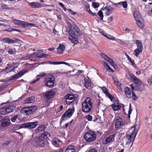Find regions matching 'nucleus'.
Returning a JSON list of instances; mask_svg holds the SVG:
<instances>
[{
  "mask_svg": "<svg viewBox=\"0 0 152 152\" xmlns=\"http://www.w3.org/2000/svg\"><path fill=\"white\" fill-rule=\"evenodd\" d=\"M3 40L5 43L8 44H13L19 41V40L18 39H12L10 38L6 37L3 39Z\"/></svg>",
  "mask_w": 152,
  "mask_h": 152,
  "instance_id": "obj_15",
  "label": "nucleus"
},
{
  "mask_svg": "<svg viewBox=\"0 0 152 152\" xmlns=\"http://www.w3.org/2000/svg\"><path fill=\"white\" fill-rule=\"evenodd\" d=\"M65 64L66 65H67L69 66H71L68 63L65 62H59V64Z\"/></svg>",
  "mask_w": 152,
  "mask_h": 152,
  "instance_id": "obj_60",
  "label": "nucleus"
},
{
  "mask_svg": "<svg viewBox=\"0 0 152 152\" xmlns=\"http://www.w3.org/2000/svg\"><path fill=\"white\" fill-rule=\"evenodd\" d=\"M61 141L58 138H54L52 140V143L53 145L56 147H58L60 145Z\"/></svg>",
  "mask_w": 152,
  "mask_h": 152,
  "instance_id": "obj_19",
  "label": "nucleus"
},
{
  "mask_svg": "<svg viewBox=\"0 0 152 152\" xmlns=\"http://www.w3.org/2000/svg\"><path fill=\"white\" fill-rule=\"evenodd\" d=\"M86 118L88 121H91L92 120V117L91 115H88L87 116H86Z\"/></svg>",
  "mask_w": 152,
  "mask_h": 152,
  "instance_id": "obj_54",
  "label": "nucleus"
},
{
  "mask_svg": "<svg viewBox=\"0 0 152 152\" xmlns=\"http://www.w3.org/2000/svg\"><path fill=\"white\" fill-rule=\"evenodd\" d=\"M138 129H137L135 126H132L129 131V134H127L126 138L130 143L133 142L135 139L136 135L138 132Z\"/></svg>",
  "mask_w": 152,
  "mask_h": 152,
  "instance_id": "obj_2",
  "label": "nucleus"
},
{
  "mask_svg": "<svg viewBox=\"0 0 152 152\" xmlns=\"http://www.w3.org/2000/svg\"><path fill=\"white\" fill-rule=\"evenodd\" d=\"M115 84L117 86H120L121 85V83L119 82V80H117L116 78L113 79Z\"/></svg>",
  "mask_w": 152,
  "mask_h": 152,
  "instance_id": "obj_47",
  "label": "nucleus"
},
{
  "mask_svg": "<svg viewBox=\"0 0 152 152\" xmlns=\"http://www.w3.org/2000/svg\"><path fill=\"white\" fill-rule=\"evenodd\" d=\"M110 99V100L111 101H113V99L114 97L111 94H110L109 93H108V94L106 95Z\"/></svg>",
  "mask_w": 152,
  "mask_h": 152,
  "instance_id": "obj_52",
  "label": "nucleus"
},
{
  "mask_svg": "<svg viewBox=\"0 0 152 152\" xmlns=\"http://www.w3.org/2000/svg\"><path fill=\"white\" fill-rule=\"evenodd\" d=\"M55 94V92L53 90L48 91L45 93L44 96L47 99H49L52 98Z\"/></svg>",
  "mask_w": 152,
  "mask_h": 152,
  "instance_id": "obj_12",
  "label": "nucleus"
},
{
  "mask_svg": "<svg viewBox=\"0 0 152 152\" xmlns=\"http://www.w3.org/2000/svg\"><path fill=\"white\" fill-rule=\"evenodd\" d=\"M7 113L12 112L15 109V107L13 106H5Z\"/></svg>",
  "mask_w": 152,
  "mask_h": 152,
  "instance_id": "obj_27",
  "label": "nucleus"
},
{
  "mask_svg": "<svg viewBox=\"0 0 152 152\" xmlns=\"http://www.w3.org/2000/svg\"><path fill=\"white\" fill-rule=\"evenodd\" d=\"M124 92L126 96L129 98L132 97L133 99L135 100L137 99V97L133 91H132L129 88L125 87L124 88Z\"/></svg>",
  "mask_w": 152,
  "mask_h": 152,
  "instance_id": "obj_7",
  "label": "nucleus"
},
{
  "mask_svg": "<svg viewBox=\"0 0 152 152\" xmlns=\"http://www.w3.org/2000/svg\"><path fill=\"white\" fill-rule=\"evenodd\" d=\"M112 107L114 110L116 111L119 109L120 106L118 104H115L113 103L112 105Z\"/></svg>",
  "mask_w": 152,
  "mask_h": 152,
  "instance_id": "obj_38",
  "label": "nucleus"
},
{
  "mask_svg": "<svg viewBox=\"0 0 152 152\" xmlns=\"http://www.w3.org/2000/svg\"><path fill=\"white\" fill-rule=\"evenodd\" d=\"M98 15L99 16V18L101 20H102L103 19V12L101 10H99L98 12Z\"/></svg>",
  "mask_w": 152,
  "mask_h": 152,
  "instance_id": "obj_41",
  "label": "nucleus"
},
{
  "mask_svg": "<svg viewBox=\"0 0 152 152\" xmlns=\"http://www.w3.org/2000/svg\"><path fill=\"white\" fill-rule=\"evenodd\" d=\"M96 135L94 132L90 130L86 132L84 135V137L87 142H90L95 140Z\"/></svg>",
  "mask_w": 152,
  "mask_h": 152,
  "instance_id": "obj_3",
  "label": "nucleus"
},
{
  "mask_svg": "<svg viewBox=\"0 0 152 152\" xmlns=\"http://www.w3.org/2000/svg\"><path fill=\"white\" fill-rule=\"evenodd\" d=\"M96 104L97 107L99 109L101 108V106L103 105L102 103H101L100 100L99 99H98L96 100Z\"/></svg>",
  "mask_w": 152,
  "mask_h": 152,
  "instance_id": "obj_39",
  "label": "nucleus"
},
{
  "mask_svg": "<svg viewBox=\"0 0 152 152\" xmlns=\"http://www.w3.org/2000/svg\"><path fill=\"white\" fill-rule=\"evenodd\" d=\"M68 10L69 12L71 14L74 15L76 14V12H73L71 9H69Z\"/></svg>",
  "mask_w": 152,
  "mask_h": 152,
  "instance_id": "obj_63",
  "label": "nucleus"
},
{
  "mask_svg": "<svg viewBox=\"0 0 152 152\" xmlns=\"http://www.w3.org/2000/svg\"><path fill=\"white\" fill-rule=\"evenodd\" d=\"M132 66H133L134 67H137V66L136 64H135L134 61V60H132V61L130 62Z\"/></svg>",
  "mask_w": 152,
  "mask_h": 152,
  "instance_id": "obj_61",
  "label": "nucleus"
},
{
  "mask_svg": "<svg viewBox=\"0 0 152 152\" xmlns=\"http://www.w3.org/2000/svg\"><path fill=\"white\" fill-rule=\"evenodd\" d=\"M92 108V103L91 99L89 97H86L82 103V111L85 113L90 112Z\"/></svg>",
  "mask_w": 152,
  "mask_h": 152,
  "instance_id": "obj_1",
  "label": "nucleus"
},
{
  "mask_svg": "<svg viewBox=\"0 0 152 152\" xmlns=\"http://www.w3.org/2000/svg\"><path fill=\"white\" fill-rule=\"evenodd\" d=\"M46 75V74L43 72H42L39 73V75H37V77L38 76H41V77H43Z\"/></svg>",
  "mask_w": 152,
  "mask_h": 152,
  "instance_id": "obj_56",
  "label": "nucleus"
},
{
  "mask_svg": "<svg viewBox=\"0 0 152 152\" xmlns=\"http://www.w3.org/2000/svg\"><path fill=\"white\" fill-rule=\"evenodd\" d=\"M122 5L123 7L124 8H126L127 7V4L126 1H124L122 2Z\"/></svg>",
  "mask_w": 152,
  "mask_h": 152,
  "instance_id": "obj_50",
  "label": "nucleus"
},
{
  "mask_svg": "<svg viewBox=\"0 0 152 152\" xmlns=\"http://www.w3.org/2000/svg\"><path fill=\"white\" fill-rule=\"evenodd\" d=\"M45 85L49 88L53 87L55 83V77L53 75L47 76L45 79Z\"/></svg>",
  "mask_w": 152,
  "mask_h": 152,
  "instance_id": "obj_5",
  "label": "nucleus"
},
{
  "mask_svg": "<svg viewBox=\"0 0 152 152\" xmlns=\"http://www.w3.org/2000/svg\"><path fill=\"white\" fill-rule=\"evenodd\" d=\"M67 104H69L73 102L75 100V96L71 94L67 95L65 96Z\"/></svg>",
  "mask_w": 152,
  "mask_h": 152,
  "instance_id": "obj_10",
  "label": "nucleus"
},
{
  "mask_svg": "<svg viewBox=\"0 0 152 152\" xmlns=\"http://www.w3.org/2000/svg\"><path fill=\"white\" fill-rule=\"evenodd\" d=\"M113 19V18L112 16L109 17L107 19V22L108 23H109L112 21Z\"/></svg>",
  "mask_w": 152,
  "mask_h": 152,
  "instance_id": "obj_62",
  "label": "nucleus"
},
{
  "mask_svg": "<svg viewBox=\"0 0 152 152\" xmlns=\"http://www.w3.org/2000/svg\"><path fill=\"white\" fill-rule=\"evenodd\" d=\"M115 128H118L122 126L123 124V122L122 119L119 117H115Z\"/></svg>",
  "mask_w": 152,
  "mask_h": 152,
  "instance_id": "obj_11",
  "label": "nucleus"
},
{
  "mask_svg": "<svg viewBox=\"0 0 152 152\" xmlns=\"http://www.w3.org/2000/svg\"><path fill=\"white\" fill-rule=\"evenodd\" d=\"M45 139L40 136L37 139L36 146H43L44 145Z\"/></svg>",
  "mask_w": 152,
  "mask_h": 152,
  "instance_id": "obj_17",
  "label": "nucleus"
},
{
  "mask_svg": "<svg viewBox=\"0 0 152 152\" xmlns=\"http://www.w3.org/2000/svg\"><path fill=\"white\" fill-rule=\"evenodd\" d=\"M5 31L8 32H11L13 31H17L19 32H20V31L19 30L16 29L14 28H10L7 29H5Z\"/></svg>",
  "mask_w": 152,
  "mask_h": 152,
  "instance_id": "obj_46",
  "label": "nucleus"
},
{
  "mask_svg": "<svg viewBox=\"0 0 152 152\" xmlns=\"http://www.w3.org/2000/svg\"><path fill=\"white\" fill-rule=\"evenodd\" d=\"M91 83L90 81L85 80L84 86L87 89H89L91 88Z\"/></svg>",
  "mask_w": 152,
  "mask_h": 152,
  "instance_id": "obj_29",
  "label": "nucleus"
},
{
  "mask_svg": "<svg viewBox=\"0 0 152 152\" xmlns=\"http://www.w3.org/2000/svg\"><path fill=\"white\" fill-rule=\"evenodd\" d=\"M49 64H59V62L56 61V62H49Z\"/></svg>",
  "mask_w": 152,
  "mask_h": 152,
  "instance_id": "obj_58",
  "label": "nucleus"
},
{
  "mask_svg": "<svg viewBox=\"0 0 152 152\" xmlns=\"http://www.w3.org/2000/svg\"><path fill=\"white\" fill-rule=\"evenodd\" d=\"M18 116L17 115H15L14 116L12 117L11 119V121L13 122H15L16 119L17 118Z\"/></svg>",
  "mask_w": 152,
  "mask_h": 152,
  "instance_id": "obj_53",
  "label": "nucleus"
},
{
  "mask_svg": "<svg viewBox=\"0 0 152 152\" xmlns=\"http://www.w3.org/2000/svg\"><path fill=\"white\" fill-rule=\"evenodd\" d=\"M50 136V134L48 132H45L42 133L40 136L44 139H45L48 138Z\"/></svg>",
  "mask_w": 152,
  "mask_h": 152,
  "instance_id": "obj_33",
  "label": "nucleus"
},
{
  "mask_svg": "<svg viewBox=\"0 0 152 152\" xmlns=\"http://www.w3.org/2000/svg\"><path fill=\"white\" fill-rule=\"evenodd\" d=\"M56 73L57 75H62L64 74V73H66V74H67L68 73L65 72H60L58 71L57 70L56 71Z\"/></svg>",
  "mask_w": 152,
  "mask_h": 152,
  "instance_id": "obj_55",
  "label": "nucleus"
},
{
  "mask_svg": "<svg viewBox=\"0 0 152 152\" xmlns=\"http://www.w3.org/2000/svg\"><path fill=\"white\" fill-rule=\"evenodd\" d=\"M37 109V106H34L24 107L21 109L20 112L22 113L28 115L35 111Z\"/></svg>",
  "mask_w": 152,
  "mask_h": 152,
  "instance_id": "obj_6",
  "label": "nucleus"
},
{
  "mask_svg": "<svg viewBox=\"0 0 152 152\" xmlns=\"http://www.w3.org/2000/svg\"><path fill=\"white\" fill-rule=\"evenodd\" d=\"M106 37L108 39L112 40H114L115 38L113 36L110 35L108 34H107Z\"/></svg>",
  "mask_w": 152,
  "mask_h": 152,
  "instance_id": "obj_48",
  "label": "nucleus"
},
{
  "mask_svg": "<svg viewBox=\"0 0 152 152\" xmlns=\"http://www.w3.org/2000/svg\"><path fill=\"white\" fill-rule=\"evenodd\" d=\"M100 55L105 61L109 62L114 68L115 69H117L118 68L117 65L112 59L104 53H102Z\"/></svg>",
  "mask_w": 152,
  "mask_h": 152,
  "instance_id": "obj_8",
  "label": "nucleus"
},
{
  "mask_svg": "<svg viewBox=\"0 0 152 152\" xmlns=\"http://www.w3.org/2000/svg\"><path fill=\"white\" fill-rule=\"evenodd\" d=\"M92 5L94 7V8H97L99 6V4L96 2H93L92 3Z\"/></svg>",
  "mask_w": 152,
  "mask_h": 152,
  "instance_id": "obj_49",
  "label": "nucleus"
},
{
  "mask_svg": "<svg viewBox=\"0 0 152 152\" xmlns=\"http://www.w3.org/2000/svg\"><path fill=\"white\" fill-rule=\"evenodd\" d=\"M5 106H3L0 108V114L1 115H4L7 113Z\"/></svg>",
  "mask_w": 152,
  "mask_h": 152,
  "instance_id": "obj_35",
  "label": "nucleus"
},
{
  "mask_svg": "<svg viewBox=\"0 0 152 152\" xmlns=\"http://www.w3.org/2000/svg\"><path fill=\"white\" fill-rule=\"evenodd\" d=\"M68 32L69 34V35L70 36V37H75V33L74 31L71 29H70L69 30Z\"/></svg>",
  "mask_w": 152,
  "mask_h": 152,
  "instance_id": "obj_44",
  "label": "nucleus"
},
{
  "mask_svg": "<svg viewBox=\"0 0 152 152\" xmlns=\"http://www.w3.org/2000/svg\"><path fill=\"white\" fill-rule=\"evenodd\" d=\"M74 112L73 110L69 109L62 115L61 119L63 120H66L68 118H69L72 116Z\"/></svg>",
  "mask_w": 152,
  "mask_h": 152,
  "instance_id": "obj_9",
  "label": "nucleus"
},
{
  "mask_svg": "<svg viewBox=\"0 0 152 152\" xmlns=\"http://www.w3.org/2000/svg\"><path fill=\"white\" fill-rule=\"evenodd\" d=\"M113 8L110 6H106L102 8V10L104 11L105 14L107 16L109 15L110 14H111L113 11Z\"/></svg>",
  "mask_w": 152,
  "mask_h": 152,
  "instance_id": "obj_13",
  "label": "nucleus"
},
{
  "mask_svg": "<svg viewBox=\"0 0 152 152\" xmlns=\"http://www.w3.org/2000/svg\"><path fill=\"white\" fill-rule=\"evenodd\" d=\"M70 40L74 43H77L78 41L77 38L75 37H69Z\"/></svg>",
  "mask_w": 152,
  "mask_h": 152,
  "instance_id": "obj_37",
  "label": "nucleus"
},
{
  "mask_svg": "<svg viewBox=\"0 0 152 152\" xmlns=\"http://www.w3.org/2000/svg\"><path fill=\"white\" fill-rule=\"evenodd\" d=\"M130 77L132 80L136 84L140 85L141 83V81L136 77L134 75L130 74L129 75Z\"/></svg>",
  "mask_w": 152,
  "mask_h": 152,
  "instance_id": "obj_18",
  "label": "nucleus"
},
{
  "mask_svg": "<svg viewBox=\"0 0 152 152\" xmlns=\"http://www.w3.org/2000/svg\"><path fill=\"white\" fill-rule=\"evenodd\" d=\"M13 23L15 24L20 25L24 28H31L36 26L34 24L29 23L25 21H20L18 20H13Z\"/></svg>",
  "mask_w": 152,
  "mask_h": 152,
  "instance_id": "obj_4",
  "label": "nucleus"
},
{
  "mask_svg": "<svg viewBox=\"0 0 152 152\" xmlns=\"http://www.w3.org/2000/svg\"><path fill=\"white\" fill-rule=\"evenodd\" d=\"M65 48L64 45L60 44L57 49V53L58 54H61L63 53V51L65 50Z\"/></svg>",
  "mask_w": 152,
  "mask_h": 152,
  "instance_id": "obj_23",
  "label": "nucleus"
},
{
  "mask_svg": "<svg viewBox=\"0 0 152 152\" xmlns=\"http://www.w3.org/2000/svg\"><path fill=\"white\" fill-rule=\"evenodd\" d=\"M137 48V49L142 50L143 46L141 42L139 40H137L135 41Z\"/></svg>",
  "mask_w": 152,
  "mask_h": 152,
  "instance_id": "obj_28",
  "label": "nucleus"
},
{
  "mask_svg": "<svg viewBox=\"0 0 152 152\" xmlns=\"http://www.w3.org/2000/svg\"><path fill=\"white\" fill-rule=\"evenodd\" d=\"M35 100V98L33 96H31L25 100V103L26 104L33 103Z\"/></svg>",
  "mask_w": 152,
  "mask_h": 152,
  "instance_id": "obj_25",
  "label": "nucleus"
},
{
  "mask_svg": "<svg viewBox=\"0 0 152 152\" xmlns=\"http://www.w3.org/2000/svg\"><path fill=\"white\" fill-rule=\"evenodd\" d=\"M137 24L140 28H142L144 26V23L142 18L136 21Z\"/></svg>",
  "mask_w": 152,
  "mask_h": 152,
  "instance_id": "obj_26",
  "label": "nucleus"
},
{
  "mask_svg": "<svg viewBox=\"0 0 152 152\" xmlns=\"http://www.w3.org/2000/svg\"><path fill=\"white\" fill-rule=\"evenodd\" d=\"M29 5L31 7L33 8H38L42 7V5L39 2H32L29 3Z\"/></svg>",
  "mask_w": 152,
  "mask_h": 152,
  "instance_id": "obj_22",
  "label": "nucleus"
},
{
  "mask_svg": "<svg viewBox=\"0 0 152 152\" xmlns=\"http://www.w3.org/2000/svg\"><path fill=\"white\" fill-rule=\"evenodd\" d=\"M37 56L39 58H44L45 57H46L47 56H48V55L47 54H37Z\"/></svg>",
  "mask_w": 152,
  "mask_h": 152,
  "instance_id": "obj_45",
  "label": "nucleus"
},
{
  "mask_svg": "<svg viewBox=\"0 0 152 152\" xmlns=\"http://www.w3.org/2000/svg\"><path fill=\"white\" fill-rule=\"evenodd\" d=\"M103 66L105 67V68L107 70L111 71L112 72H113L114 70L109 66L108 63L106 62H104L103 64Z\"/></svg>",
  "mask_w": 152,
  "mask_h": 152,
  "instance_id": "obj_32",
  "label": "nucleus"
},
{
  "mask_svg": "<svg viewBox=\"0 0 152 152\" xmlns=\"http://www.w3.org/2000/svg\"><path fill=\"white\" fill-rule=\"evenodd\" d=\"M27 123V129H31L34 128L38 125V122L36 121L34 122H28Z\"/></svg>",
  "mask_w": 152,
  "mask_h": 152,
  "instance_id": "obj_14",
  "label": "nucleus"
},
{
  "mask_svg": "<svg viewBox=\"0 0 152 152\" xmlns=\"http://www.w3.org/2000/svg\"><path fill=\"white\" fill-rule=\"evenodd\" d=\"M86 8L87 12L91 15L93 16H95L96 15L95 13H93L91 11L90 9L89 6V5H87L86 6Z\"/></svg>",
  "mask_w": 152,
  "mask_h": 152,
  "instance_id": "obj_36",
  "label": "nucleus"
},
{
  "mask_svg": "<svg viewBox=\"0 0 152 152\" xmlns=\"http://www.w3.org/2000/svg\"><path fill=\"white\" fill-rule=\"evenodd\" d=\"M40 80V78L37 77L36 79H34L31 82V84H34L36 82Z\"/></svg>",
  "mask_w": 152,
  "mask_h": 152,
  "instance_id": "obj_59",
  "label": "nucleus"
},
{
  "mask_svg": "<svg viewBox=\"0 0 152 152\" xmlns=\"http://www.w3.org/2000/svg\"><path fill=\"white\" fill-rule=\"evenodd\" d=\"M1 6L2 8L3 9L7 10L9 9V7L8 5H7L4 3H2L1 4Z\"/></svg>",
  "mask_w": 152,
  "mask_h": 152,
  "instance_id": "obj_42",
  "label": "nucleus"
},
{
  "mask_svg": "<svg viewBox=\"0 0 152 152\" xmlns=\"http://www.w3.org/2000/svg\"><path fill=\"white\" fill-rule=\"evenodd\" d=\"M10 121L9 118L7 117H5L3 118L1 125L3 127H6L8 126L10 124Z\"/></svg>",
  "mask_w": 152,
  "mask_h": 152,
  "instance_id": "obj_20",
  "label": "nucleus"
},
{
  "mask_svg": "<svg viewBox=\"0 0 152 152\" xmlns=\"http://www.w3.org/2000/svg\"><path fill=\"white\" fill-rule=\"evenodd\" d=\"M88 152H97V151L95 148H92Z\"/></svg>",
  "mask_w": 152,
  "mask_h": 152,
  "instance_id": "obj_64",
  "label": "nucleus"
},
{
  "mask_svg": "<svg viewBox=\"0 0 152 152\" xmlns=\"http://www.w3.org/2000/svg\"><path fill=\"white\" fill-rule=\"evenodd\" d=\"M19 128H27V123H26L24 124H21L20 125V126L19 127Z\"/></svg>",
  "mask_w": 152,
  "mask_h": 152,
  "instance_id": "obj_51",
  "label": "nucleus"
},
{
  "mask_svg": "<svg viewBox=\"0 0 152 152\" xmlns=\"http://www.w3.org/2000/svg\"><path fill=\"white\" fill-rule=\"evenodd\" d=\"M25 72L23 71H21L18 73L17 74H15L12 76L10 78V80H13L15 79H17L19 77H20L24 75Z\"/></svg>",
  "mask_w": 152,
  "mask_h": 152,
  "instance_id": "obj_16",
  "label": "nucleus"
},
{
  "mask_svg": "<svg viewBox=\"0 0 152 152\" xmlns=\"http://www.w3.org/2000/svg\"><path fill=\"white\" fill-rule=\"evenodd\" d=\"M114 139V135H112L110 136L109 137L106 138V139L103 141L104 144H106L110 142H111L113 141Z\"/></svg>",
  "mask_w": 152,
  "mask_h": 152,
  "instance_id": "obj_21",
  "label": "nucleus"
},
{
  "mask_svg": "<svg viewBox=\"0 0 152 152\" xmlns=\"http://www.w3.org/2000/svg\"><path fill=\"white\" fill-rule=\"evenodd\" d=\"M73 29L76 32L78 33L79 36L82 34V33L80 31V29L76 26L75 25L74 26Z\"/></svg>",
  "mask_w": 152,
  "mask_h": 152,
  "instance_id": "obj_34",
  "label": "nucleus"
},
{
  "mask_svg": "<svg viewBox=\"0 0 152 152\" xmlns=\"http://www.w3.org/2000/svg\"><path fill=\"white\" fill-rule=\"evenodd\" d=\"M133 15L134 18L136 20V21L142 18L139 12L137 11H135L134 12Z\"/></svg>",
  "mask_w": 152,
  "mask_h": 152,
  "instance_id": "obj_24",
  "label": "nucleus"
},
{
  "mask_svg": "<svg viewBox=\"0 0 152 152\" xmlns=\"http://www.w3.org/2000/svg\"><path fill=\"white\" fill-rule=\"evenodd\" d=\"M104 93L107 95L109 92H108L107 89L105 87H101Z\"/></svg>",
  "mask_w": 152,
  "mask_h": 152,
  "instance_id": "obj_43",
  "label": "nucleus"
},
{
  "mask_svg": "<svg viewBox=\"0 0 152 152\" xmlns=\"http://www.w3.org/2000/svg\"><path fill=\"white\" fill-rule=\"evenodd\" d=\"M142 50L137 49H136L134 50L135 55L137 57L139 55L140 53H141Z\"/></svg>",
  "mask_w": 152,
  "mask_h": 152,
  "instance_id": "obj_40",
  "label": "nucleus"
},
{
  "mask_svg": "<svg viewBox=\"0 0 152 152\" xmlns=\"http://www.w3.org/2000/svg\"><path fill=\"white\" fill-rule=\"evenodd\" d=\"M46 129V127L44 125H41L39 126L36 130V132H38L39 131H43Z\"/></svg>",
  "mask_w": 152,
  "mask_h": 152,
  "instance_id": "obj_30",
  "label": "nucleus"
},
{
  "mask_svg": "<svg viewBox=\"0 0 152 152\" xmlns=\"http://www.w3.org/2000/svg\"><path fill=\"white\" fill-rule=\"evenodd\" d=\"M148 81L149 84L152 85V77L149 78L148 79Z\"/></svg>",
  "mask_w": 152,
  "mask_h": 152,
  "instance_id": "obj_57",
  "label": "nucleus"
},
{
  "mask_svg": "<svg viewBox=\"0 0 152 152\" xmlns=\"http://www.w3.org/2000/svg\"><path fill=\"white\" fill-rule=\"evenodd\" d=\"M65 152H75L74 146L73 145H69L66 150Z\"/></svg>",
  "mask_w": 152,
  "mask_h": 152,
  "instance_id": "obj_31",
  "label": "nucleus"
}]
</instances>
